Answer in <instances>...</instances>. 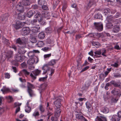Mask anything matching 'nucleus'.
I'll return each mask as SVG.
<instances>
[{"label":"nucleus","instance_id":"nucleus-1","mask_svg":"<svg viewBox=\"0 0 121 121\" xmlns=\"http://www.w3.org/2000/svg\"><path fill=\"white\" fill-rule=\"evenodd\" d=\"M17 7H18V9L16 11V14L17 15L18 18L20 20H24L26 14L24 12V7L20 5H18Z\"/></svg>","mask_w":121,"mask_h":121},{"label":"nucleus","instance_id":"nucleus-2","mask_svg":"<svg viewBox=\"0 0 121 121\" xmlns=\"http://www.w3.org/2000/svg\"><path fill=\"white\" fill-rule=\"evenodd\" d=\"M41 71L40 70L37 69L32 71L33 73H30V76L32 79L35 80L36 78V76L40 74Z\"/></svg>","mask_w":121,"mask_h":121},{"label":"nucleus","instance_id":"nucleus-3","mask_svg":"<svg viewBox=\"0 0 121 121\" xmlns=\"http://www.w3.org/2000/svg\"><path fill=\"white\" fill-rule=\"evenodd\" d=\"M30 29L28 27H23L21 30V33L23 35H27L30 33Z\"/></svg>","mask_w":121,"mask_h":121},{"label":"nucleus","instance_id":"nucleus-4","mask_svg":"<svg viewBox=\"0 0 121 121\" xmlns=\"http://www.w3.org/2000/svg\"><path fill=\"white\" fill-rule=\"evenodd\" d=\"M40 26L39 25H37L35 26L31 27L30 28V30L32 32L36 33L39 32L40 31Z\"/></svg>","mask_w":121,"mask_h":121},{"label":"nucleus","instance_id":"nucleus-5","mask_svg":"<svg viewBox=\"0 0 121 121\" xmlns=\"http://www.w3.org/2000/svg\"><path fill=\"white\" fill-rule=\"evenodd\" d=\"M94 25L96 28L99 31H101L103 30V25L101 23L95 22Z\"/></svg>","mask_w":121,"mask_h":121},{"label":"nucleus","instance_id":"nucleus-6","mask_svg":"<svg viewBox=\"0 0 121 121\" xmlns=\"http://www.w3.org/2000/svg\"><path fill=\"white\" fill-rule=\"evenodd\" d=\"M109 17V21H111L112 23L114 24H117L120 22L119 20L118 19H116V18L112 16H110Z\"/></svg>","mask_w":121,"mask_h":121},{"label":"nucleus","instance_id":"nucleus-7","mask_svg":"<svg viewBox=\"0 0 121 121\" xmlns=\"http://www.w3.org/2000/svg\"><path fill=\"white\" fill-rule=\"evenodd\" d=\"M111 93L114 95V96H117L119 97H120L121 95V92L120 90H116L113 89Z\"/></svg>","mask_w":121,"mask_h":121},{"label":"nucleus","instance_id":"nucleus-8","mask_svg":"<svg viewBox=\"0 0 121 121\" xmlns=\"http://www.w3.org/2000/svg\"><path fill=\"white\" fill-rule=\"evenodd\" d=\"M61 100L60 99H57L54 102V104L55 106L57 108V109H60L61 106V104L60 103Z\"/></svg>","mask_w":121,"mask_h":121},{"label":"nucleus","instance_id":"nucleus-9","mask_svg":"<svg viewBox=\"0 0 121 121\" xmlns=\"http://www.w3.org/2000/svg\"><path fill=\"white\" fill-rule=\"evenodd\" d=\"M14 58L15 60L17 62H21L23 60L21 55L18 53L15 54Z\"/></svg>","mask_w":121,"mask_h":121},{"label":"nucleus","instance_id":"nucleus-10","mask_svg":"<svg viewBox=\"0 0 121 121\" xmlns=\"http://www.w3.org/2000/svg\"><path fill=\"white\" fill-rule=\"evenodd\" d=\"M22 26V23L19 21H17L15 24L13 25L14 27L16 29H19Z\"/></svg>","mask_w":121,"mask_h":121},{"label":"nucleus","instance_id":"nucleus-11","mask_svg":"<svg viewBox=\"0 0 121 121\" xmlns=\"http://www.w3.org/2000/svg\"><path fill=\"white\" fill-rule=\"evenodd\" d=\"M95 5V2L94 0H90L89 2L86 7L87 9H89L92 5Z\"/></svg>","mask_w":121,"mask_h":121},{"label":"nucleus","instance_id":"nucleus-12","mask_svg":"<svg viewBox=\"0 0 121 121\" xmlns=\"http://www.w3.org/2000/svg\"><path fill=\"white\" fill-rule=\"evenodd\" d=\"M42 69L43 70V74H45L48 71L50 70L51 69L47 65H45L43 66L42 67Z\"/></svg>","mask_w":121,"mask_h":121},{"label":"nucleus","instance_id":"nucleus-13","mask_svg":"<svg viewBox=\"0 0 121 121\" xmlns=\"http://www.w3.org/2000/svg\"><path fill=\"white\" fill-rule=\"evenodd\" d=\"M110 83L114 86L118 87L120 89H121V85L120 84L117 83L114 80H112L111 81Z\"/></svg>","mask_w":121,"mask_h":121},{"label":"nucleus","instance_id":"nucleus-14","mask_svg":"<svg viewBox=\"0 0 121 121\" xmlns=\"http://www.w3.org/2000/svg\"><path fill=\"white\" fill-rule=\"evenodd\" d=\"M120 30L119 26L117 25L114 26L112 29V31L113 32L117 33L119 32Z\"/></svg>","mask_w":121,"mask_h":121},{"label":"nucleus","instance_id":"nucleus-15","mask_svg":"<svg viewBox=\"0 0 121 121\" xmlns=\"http://www.w3.org/2000/svg\"><path fill=\"white\" fill-rule=\"evenodd\" d=\"M86 108L88 109V112H90L91 111V108L92 107V104H91L88 101L86 102L85 103Z\"/></svg>","mask_w":121,"mask_h":121},{"label":"nucleus","instance_id":"nucleus-16","mask_svg":"<svg viewBox=\"0 0 121 121\" xmlns=\"http://www.w3.org/2000/svg\"><path fill=\"white\" fill-rule=\"evenodd\" d=\"M22 42L23 43V46L25 47L26 44L27 43L28 41V39L25 37H22Z\"/></svg>","mask_w":121,"mask_h":121},{"label":"nucleus","instance_id":"nucleus-17","mask_svg":"<svg viewBox=\"0 0 121 121\" xmlns=\"http://www.w3.org/2000/svg\"><path fill=\"white\" fill-rule=\"evenodd\" d=\"M108 20V22L106 24V26L108 29H110L112 28L113 26V25L111 22V21H109V18L108 17L107 19Z\"/></svg>","mask_w":121,"mask_h":121},{"label":"nucleus","instance_id":"nucleus-18","mask_svg":"<svg viewBox=\"0 0 121 121\" xmlns=\"http://www.w3.org/2000/svg\"><path fill=\"white\" fill-rule=\"evenodd\" d=\"M95 121H107L106 118L102 117L97 116L95 119Z\"/></svg>","mask_w":121,"mask_h":121},{"label":"nucleus","instance_id":"nucleus-19","mask_svg":"<svg viewBox=\"0 0 121 121\" xmlns=\"http://www.w3.org/2000/svg\"><path fill=\"white\" fill-rule=\"evenodd\" d=\"M92 43L93 45L97 48H99L101 46V44L98 42H96L94 40L92 41Z\"/></svg>","mask_w":121,"mask_h":121},{"label":"nucleus","instance_id":"nucleus-20","mask_svg":"<svg viewBox=\"0 0 121 121\" xmlns=\"http://www.w3.org/2000/svg\"><path fill=\"white\" fill-rule=\"evenodd\" d=\"M38 108L41 114L45 112V108L43 105L40 104Z\"/></svg>","mask_w":121,"mask_h":121},{"label":"nucleus","instance_id":"nucleus-21","mask_svg":"<svg viewBox=\"0 0 121 121\" xmlns=\"http://www.w3.org/2000/svg\"><path fill=\"white\" fill-rule=\"evenodd\" d=\"M76 118L81 121H83L84 120L86 119L85 118L82 116L80 114H78L76 115Z\"/></svg>","mask_w":121,"mask_h":121},{"label":"nucleus","instance_id":"nucleus-22","mask_svg":"<svg viewBox=\"0 0 121 121\" xmlns=\"http://www.w3.org/2000/svg\"><path fill=\"white\" fill-rule=\"evenodd\" d=\"M24 47H20L19 49H18V53L21 55L23 54H24L26 52V51L24 50L23 49L24 48Z\"/></svg>","mask_w":121,"mask_h":121},{"label":"nucleus","instance_id":"nucleus-23","mask_svg":"<svg viewBox=\"0 0 121 121\" xmlns=\"http://www.w3.org/2000/svg\"><path fill=\"white\" fill-rule=\"evenodd\" d=\"M34 15V11L32 10L29 11L26 13V16L30 18Z\"/></svg>","mask_w":121,"mask_h":121},{"label":"nucleus","instance_id":"nucleus-24","mask_svg":"<svg viewBox=\"0 0 121 121\" xmlns=\"http://www.w3.org/2000/svg\"><path fill=\"white\" fill-rule=\"evenodd\" d=\"M3 94H5V93H7L10 91L9 89L6 87L5 86H4L3 88L1 90Z\"/></svg>","mask_w":121,"mask_h":121},{"label":"nucleus","instance_id":"nucleus-25","mask_svg":"<svg viewBox=\"0 0 121 121\" xmlns=\"http://www.w3.org/2000/svg\"><path fill=\"white\" fill-rule=\"evenodd\" d=\"M45 36V35L43 32H41L39 33L38 35V37L40 39H43Z\"/></svg>","mask_w":121,"mask_h":121},{"label":"nucleus","instance_id":"nucleus-26","mask_svg":"<svg viewBox=\"0 0 121 121\" xmlns=\"http://www.w3.org/2000/svg\"><path fill=\"white\" fill-rule=\"evenodd\" d=\"M103 12L104 13L105 15L106 16H107L108 18V17H108V15H109L110 14V9L108 8L105 9L104 10Z\"/></svg>","mask_w":121,"mask_h":121},{"label":"nucleus","instance_id":"nucleus-27","mask_svg":"<svg viewBox=\"0 0 121 121\" xmlns=\"http://www.w3.org/2000/svg\"><path fill=\"white\" fill-rule=\"evenodd\" d=\"M40 115L39 112L36 110H35L32 114L33 117L35 118H36L37 117H39Z\"/></svg>","mask_w":121,"mask_h":121},{"label":"nucleus","instance_id":"nucleus-28","mask_svg":"<svg viewBox=\"0 0 121 121\" xmlns=\"http://www.w3.org/2000/svg\"><path fill=\"white\" fill-rule=\"evenodd\" d=\"M101 111L104 113H107L109 112V110L107 107H104L102 108Z\"/></svg>","mask_w":121,"mask_h":121},{"label":"nucleus","instance_id":"nucleus-29","mask_svg":"<svg viewBox=\"0 0 121 121\" xmlns=\"http://www.w3.org/2000/svg\"><path fill=\"white\" fill-rule=\"evenodd\" d=\"M120 120V117L118 115H113L111 121H119Z\"/></svg>","mask_w":121,"mask_h":121},{"label":"nucleus","instance_id":"nucleus-30","mask_svg":"<svg viewBox=\"0 0 121 121\" xmlns=\"http://www.w3.org/2000/svg\"><path fill=\"white\" fill-rule=\"evenodd\" d=\"M28 92L30 97H32L35 95L34 91L31 89L27 90Z\"/></svg>","mask_w":121,"mask_h":121},{"label":"nucleus","instance_id":"nucleus-31","mask_svg":"<svg viewBox=\"0 0 121 121\" xmlns=\"http://www.w3.org/2000/svg\"><path fill=\"white\" fill-rule=\"evenodd\" d=\"M61 110L60 109L57 110L56 111L55 113V116L57 117H58L60 114Z\"/></svg>","mask_w":121,"mask_h":121},{"label":"nucleus","instance_id":"nucleus-32","mask_svg":"<svg viewBox=\"0 0 121 121\" xmlns=\"http://www.w3.org/2000/svg\"><path fill=\"white\" fill-rule=\"evenodd\" d=\"M61 110L60 109L57 110L56 111L55 113V116L57 117H58L60 114Z\"/></svg>","mask_w":121,"mask_h":121},{"label":"nucleus","instance_id":"nucleus-33","mask_svg":"<svg viewBox=\"0 0 121 121\" xmlns=\"http://www.w3.org/2000/svg\"><path fill=\"white\" fill-rule=\"evenodd\" d=\"M44 44L42 41H39L36 44V46L38 47L41 48L43 47Z\"/></svg>","mask_w":121,"mask_h":121},{"label":"nucleus","instance_id":"nucleus-34","mask_svg":"<svg viewBox=\"0 0 121 121\" xmlns=\"http://www.w3.org/2000/svg\"><path fill=\"white\" fill-rule=\"evenodd\" d=\"M50 16V13L48 12H45L42 13V17L45 18L49 17Z\"/></svg>","mask_w":121,"mask_h":121},{"label":"nucleus","instance_id":"nucleus-35","mask_svg":"<svg viewBox=\"0 0 121 121\" xmlns=\"http://www.w3.org/2000/svg\"><path fill=\"white\" fill-rule=\"evenodd\" d=\"M39 21H38L36 19H34L31 20V23L34 25H39L38 23Z\"/></svg>","mask_w":121,"mask_h":121},{"label":"nucleus","instance_id":"nucleus-36","mask_svg":"<svg viewBox=\"0 0 121 121\" xmlns=\"http://www.w3.org/2000/svg\"><path fill=\"white\" fill-rule=\"evenodd\" d=\"M9 16L8 13H6L5 15L3 16V17H2L0 18V19L2 21L7 20V17Z\"/></svg>","mask_w":121,"mask_h":121},{"label":"nucleus","instance_id":"nucleus-37","mask_svg":"<svg viewBox=\"0 0 121 121\" xmlns=\"http://www.w3.org/2000/svg\"><path fill=\"white\" fill-rule=\"evenodd\" d=\"M27 90L31 89L34 88V86L33 85L30 83L29 82L27 83Z\"/></svg>","mask_w":121,"mask_h":121},{"label":"nucleus","instance_id":"nucleus-38","mask_svg":"<svg viewBox=\"0 0 121 121\" xmlns=\"http://www.w3.org/2000/svg\"><path fill=\"white\" fill-rule=\"evenodd\" d=\"M57 61V60H52L48 62V64L50 65L53 66L56 63Z\"/></svg>","mask_w":121,"mask_h":121},{"label":"nucleus","instance_id":"nucleus-39","mask_svg":"<svg viewBox=\"0 0 121 121\" xmlns=\"http://www.w3.org/2000/svg\"><path fill=\"white\" fill-rule=\"evenodd\" d=\"M39 22L41 25H45L46 24V23L45 21L43 20V19L41 18L38 20Z\"/></svg>","mask_w":121,"mask_h":121},{"label":"nucleus","instance_id":"nucleus-40","mask_svg":"<svg viewBox=\"0 0 121 121\" xmlns=\"http://www.w3.org/2000/svg\"><path fill=\"white\" fill-rule=\"evenodd\" d=\"M102 15L99 13H98L95 14V18L96 19H100L102 18Z\"/></svg>","mask_w":121,"mask_h":121},{"label":"nucleus","instance_id":"nucleus-41","mask_svg":"<svg viewBox=\"0 0 121 121\" xmlns=\"http://www.w3.org/2000/svg\"><path fill=\"white\" fill-rule=\"evenodd\" d=\"M25 111L26 112L29 113L31 111V109L30 107L28 106H26Z\"/></svg>","mask_w":121,"mask_h":121},{"label":"nucleus","instance_id":"nucleus-42","mask_svg":"<svg viewBox=\"0 0 121 121\" xmlns=\"http://www.w3.org/2000/svg\"><path fill=\"white\" fill-rule=\"evenodd\" d=\"M29 0H24L22 1V3L23 5L25 6L29 5L30 4V2Z\"/></svg>","mask_w":121,"mask_h":121},{"label":"nucleus","instance_id":"nucleus-43","mask_svg":"<svg viewBox=\"0 0 121 121\" xmlns=\"http://www.w3.org/2000/svg\"><path fill=\"white\" fill-rule=\"evenodd\" d=\"M34 17L35 18H38L40 15V13L37 11H34Z\"/></svg>","mask_w":121,"mask_h":121},{"label":"nucleus","instance_id":"nucleus-44","mask_svg":"<svg viewBox=\"0 0 121 121\" xmlns=\"http://www.w3.org/2000/svg\"><path fill=\"white\" fill-rule=\"evenodd\" d=\"M119 97H117L116 96H114L112 97L111 99V101L114 102H116L118 100Z\"/></svg>","mask_w":121,"mask_h":121},{"label":"nucleus","instance_id":"nucleus-45","mask_svg":"<svg viewBox=\"0 0 121 121\" xmlns=\"http://www.w3.org/2000/svg\"><path fill=\"white\" fill-rule=\"evenodd\" d=\"M45 31L47 33H51L52 31V30L51 27H48L46 28Z\"/></svg>","mask_w":121,"mask_h":121},{"label":"nucleus","instance_id":"nucleus-46","mask_svg":"<svg viewBox=\"0 0 121 121\" xmlns=\"http://www.w3.org/2000/svg\"><path fill=\"white\" fill-rule=\"evenodd\" d=\"M101 37V35L100 34L98 33H94V38L98 39L100 38Z\"/></svg>","mask_w":121,"mask_h":121},{"label":"nucleus","instance_id":"nucleus-47","mask_svg":"<svg viewBox=\"0 0 121 121\" xmlns=\"http://www.w3.org/2000/svg\"><path fill=\"white\" fill-rule=\"evenodd\" d=\"M16 43L20 45H23L22 40H21L20 38H19L17 39L16 40Z\"/></svg>","mask_w":121,"mask_h":121},{"label":"nucleus","instance_id":"nucleus-48","mask_svg":"<svg viewBox=\"0 0 121 121\" xmlns=\"http://www.w3.org/2000/svg\"><path fill=\"white\" fill-rule=\"evenodd\" d=\"M30 40L32 43H36L37 41L36 39L34 37L30 38Z\"/></svg>","mask_w":121,"mask_h":121},{"label":"nucleus","instance_id":"nucleus-49","mask_svg":"<svg viewBox=\"0 0 121 121\" xmlns=\"http://www.w3.org/2000/svg\"><path fill=\"white\" fill-rule=\"evenodd\" d=\"M113 75L115 78H119L121 77V74L118 73H114Z\"/></svg>","mask_w":121,"mask_h":121},{"label":"nucleus","instance_id":"nucleus-50","mask_svg":"<svg viewBox=\"0 0 121 121\" xmlns=\"http://www.w3.org/2000/svg\"><path fill=\"white\" fill-rule=\"evenodd\" d=\"M45 2V0H39L38 1L39 4L40 5L44 4Z\"/></svg>","mask_w":121,"mask_h":121},{"label":"nucleus","instance_id":"nucleus-51","mask_svg":"<svg viewBox=\"0 0 121 121\" xmlns=\"http://www.w3.org/2000/svg\"><path fill=\"white\" fill-rule=\"evenodd\" d=\"M111 65L114 67L117 68L119 66V64L117 62H115L114 64H111Z\"/></svg>","mask_w":121,"mask_h":121},{"label":"nucleus","instance_id":"nucleus-52","mask_svg":"<svg viewBox=\"0 0 121 121\" xmlns=\"http://www.w3.org/2000/svg\"><path fill=\"white\" fill-rule=\"evenodd\" d=\"M3 43L4 44L8 45H9L10 44L9 40L6 39H4Z\"/></svg>","mask_w":121,"mask_h":121},{"label":"nucleus","instance_id":"nucleus-53","mask_svg":"<svg viewBox=\"0 0 121 121\" xmlns=\"http://www.w3.org/2000/svg\"><path fill=\"white\" fill-rule=\"evenodd\" d=\"M94 33H90L87 35H86V36L87 37H91L94 38Z\"/></svg>","mask_w":121,"mask_h":121},{"label":"nucleus","instance_id":"nucleus-54","mask_svg":"<svg viewBox=\"0 0 121 121\" xmlns=\"http://www.w3.org/2000/svg\"><path fill=\"white\" fill-rule=\"evenodd\" d=\"M21 104L19 103L18 102L15 103L14 104V107H16L18 106L19 107Z\"/></svg>","mask_w":121,"mask_h":121},{"label":"nucleus","instance_id":"nucleus-55","mask_svg":"<svg viewBox=\"0 0 121 121\" xmlns=\"http://www.w3.org/2000/svg\"><path fill=\"white\" fill-rule=\"evenodd\" d=\"M22 71L25 75H28L30 74V73L28 72L26 69H23Z\"/></svg>","mask_w":121,"mask_h":121},{"label":"nucleus","instance_id":"nucleus-56","mask_svg":"<svg viewBox=\"0 0 121 121\" xmlns=\"http://www.w3.org/2000/svg\"><path fill=\"white\" fill-rule=\"evenodd\" d=\"M31 7L33 9H37L38 8V6L37 4H33L31 6Z\"/></svg>","mask_w":121,"mask_h":121},{"label":"nucleus","instance_id":"nucleus-57","mask_svg":"<svg viewBox=\"0 0 121 121\" xmlns=\"http://www.w3.org/2000/svg\"><path fill=\"white\" fill-rule=\"evenodd\" d=\"M109 96H108L107 95H106L105 94L103 95V98L105 100H107L109 99Z\"/></svg>","mask_w":121,"mask_h":121},{"label":"nucleus","instance_id":"nucleus-58","mask_svg":"<svg viewBox=\"0 0 121 121\" xmlns=\"http://www.w3.org/2000/svg\"><path fill=\"white\" fill-rule=\"evenodd\" d=\"M51 120L52 121H57V117L55 116L52 117L51 118Z\"/></svg>","mask_w":121,"mask_h":121},{"label":"nucleus","instance_id":"nucleus-59","mask_svg":"<svg viewBox=\"0 0 121 121\" xmlns=\"http://www.w3.org/2000/svg\"><path fill=\"white\" fill-rule=\"evenodd\" d=\"M47 78V76H46L45 77H44L43 78H40L39 79V81H45L46 78Z\"/></svg>","mask_w":121,"mask_h":121},{"label":"nucleus","instance_id":"nucleus-60","mask_svg":"<svg viewBox=\"0 0 121 121\" xmlns=\"http://www.w3.org/2000/svg\"><path fill=\"white\" fill-rule=\"evenodd\" d=\"M101 50L96 51L95 52V54L96 55H100L101 53Z\"/></svg>","mask_w":121,"mask_h":121},{"label":"nucleus","instance_id":"nucleus-61","mask_svg":"<svg viewBox=\"0 0 121 121\" xmlns=\"http://www.w3.org/2000/svg\"><path fill=\"white\" fill-rule=\"evenodd\" d=\"M89 68V66H87L84 68H83L81 71V72H82L85 71L87 70Z\"/></svg>","mask_w":121,"mask_h":121},{"label":"nucleus","instance_id":"nucleus-62","mask_svg":"<svg viewBox=\"0 0 121 121\" xmlns=\"http://www.w3.org/2000/svg\"><path fill=\"white\" fill-rule=\"evenodd\" d=\"M5 78L9 79L10 77V75L9 73H7L5 74Z\"/></svg>","mask_w":121,"mask_h":121},{"label":"nucleus","instance_id":"nucleus-63","mask_svg":"<svg viewBox=\"0 0 121 121\" xmlns=\"http://www.w3.org/2000/svg\"><path fill=\"white\" fill-rule=\"evenodd\" d=\"M102 55L104 56H106V55H105V54L106 53V50L104 49H102Z\"/></svg>","mask_w":121,"mask_h":121},{"label":"nucleus","instance_id":"nucleus-64","mask_svg":"<svg viewBox=\"0 0 121 121\" xmlns=\"http://www.w3.org/2000/svg\"><path fill=\"white\" fill-rule=\"evenodd\" d=\"M93 59L91 58L90 56H89L88 58V61L90 63H92L93 61Z\"/></svg>","mask_w":121,"mask_h":121}]
</instances>
